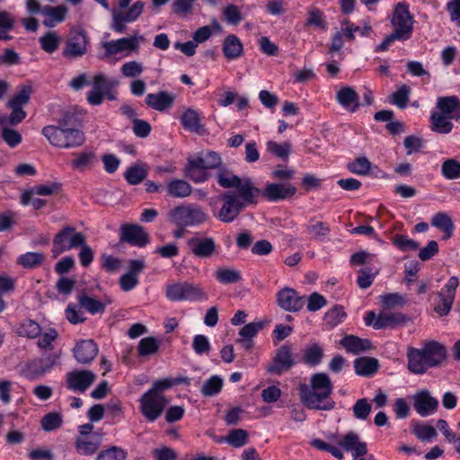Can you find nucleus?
Listing matches in <instances>:
<instances>
[{"instance_id": "1", "label": "nucleus", "mask_w": 460, "mask_h": 460, "mask_svg": "<svg viewBox=\"0 0 460 460\" xmlns=\"http://www.w3.org/2000/svg\"><path fill=\"white\" fill-rule=\"evenodd\" d=\"M301 402L310 410L331 411L335 402L331 399L332 383L325 373H316L311 376L310 385L298 386Z\"/></svg>"}, {"instance_id": "2", "label": "nucleus", "mask_w": 460, "mask_h": 460, "mask_svg": "<svg viewBox=\"0 0 460 460\" xmlns=\"http://www.w3.org/2000/svg\"><path fill=\"white\" fill-rule=\"evenodd\" d=\"M413 22V17L409 12V5L405 3H398L394 7L392 18L394 31L384 39L376 50L385 51L395 40H409L412 34Z\"/></svg>"}, {"instance_id": "3", "label": "nucleus", "mask_w": 460, "mask_h": 460, "mask_svg": "<svg viewBox=\"0 0 460 460\" xmlns=\"http://www.w3.org/2000/svg\"><path fill=\"white\" fill-rule=\"evenodd\" d=\"M42 134L49 142L59 148H75L84 145V134L75 128H58L49 125L42 128Z\"/></svg>"}, {"instance_id": "4", "label": "nucleus", "mask_w": 460, "mask_h": 460, "mask_svg": "<svg viewBox=\"0 0 460 460\" xmlns=\"http://www.w3.org/2000/svg\"><path fill=\"white\" fill-rule=\"evenodd\" d=\"M167 219L177 226H194L205 223L208 220V215L199 205L187 204L171 209Z\"/></svg>"}, {"instance_id": "5", "label": "nucleus", "mask_w": 460, "mask_h": 460, "mask_svg": "<svg viewBox=\"0 0 460 460\" xmlns=\"http://www.w3.org/2000/svg\"><path fill=\"white\" fill-rule=\"evenodd\" d=\"M84 243H85V235L83 233L77 232L74 226H65L53 238L52 257L57 258L65 252L79 248Z\"/></svg>"}, {"instance_id": "6", "label": "nucleus", "mask_w": 460, "mask_h": 460, "mask_svg": "<svg viewBox=\"0 0 460 460\" xmlns=\"http://www.w3.org/2000/svg\"><path fill=\"white\" fill-rule=\"evenodd\" d=\"M165 296L170 301H199L207 299V295L199 285H194L186 281L168 285Z\"/></svg>"}, {"instance_id": "7", "label": "nucleus", "mask_w": 460, "mask_h": 460, "mask_svg": "<svg viewBox=\"0 0 460 460\" xmlns=\"http://www.w3.org/2000/svg\"><path fill=\"white\" fill-rule=\"evenodd\" d=\"M145 3L135 2L128 11L113 8L111 10V29L117 33H124L127 30V23L134 22L143 13Z\"/></svg>"}, {"instance_id": "8", "label": "nucleus", "mask_w": 460, "mask_h": 460, "mask_svg": "<svg viewBox=\"0 0 460 460\" xmlns=\"http://www.w3.org/2000/svg\"><path fill=\"white\" fill-rule=\"evenodd\" d=\"M293 351L294 348L288 342L280 346L269 363L267 372L271 375L280 376L284 372L290 370L296 364Z\"/></svg>"}, {"instance_id": "9", "label": "nucleus", "mask_w": 460, "mask_h": 460, "mask_svg": "<svg viewBox=\"0 0 460 460\" xmlns=\"http://www.w3.org/2000/svg\"><path fill=\"white\" fill-rule=\"evenodd\" d=\"M140 411L149 421H155L163 413L168 400L164 395L153 394V392H146L139 399Z\"/></svg>"}, {"instance_id": "10", "label": "nucleus", "mask_w": 460, "mask_h": 460, "mask_svg": "<svg viewBox=\"0 0 460 460\" xmlns=\"http://www.w3.org/2000/svg\"><path fill=\"white\" fill-rule=\"evenodd\" d=\"M87 45L88 38L84 30L81 28L72 29L68 34L62 55L67 58H81L86 54Z\"/></svg>"}, {"instance_id": "11", "label": "nucleus", "mask_w": 460, "mask_h": 460, "mask_svg": "<svg viewBox=\"0 0 460 460\" xmlns=\"http://www.w3.org/2000/svg\"><path fill=\"white\" fill-rule=\"evenodd\" d=\"M222 207L216 217L223 223L234 221L244 208L234 195V190H228L220 196Z\"/></svg>"}, {"instance_id": "12", "label": "nucleus", "mask_w": 460, "mask_h": 460, "mask_svg": "<svg viewBox=\"0 0 460 460\" xmlns=\"http://www.w3.org/2000/svg\"><path fill=\"white\" fill-rule=\"evenodd\" d=\"M119 241L133 246L145 247L150 242V238L142 226L123 224L119 228Z\"/></svg>"}, {"instance_id": "13", "label": "nucleus", "mask_w": 460, "mask_h": 460, "mask_svg": "<svg viewBox=\"0 0 460 460\" xmlns=\"http://www.w3.org/2000/svg\"><path fill=\"white\" fill-rule=\"evenodd\" d=\"M458 285V278L453 276L448 279L441 291L438 293L440 303L434 307V310L440 316L447 315L451 311Z\"/></svg>"}, {"instance_id": "14", "label": "nucleus", "mask_w": 460, "mask_h": 460, "mask_svg": "<svg viewBox=\"0 0 460 460\" xmlns=\"http://www.w3.org/2000/svg\"><path fill=\"white\" fill-rule=\"evenodd\" d=\"M234 188L236 190L234 191V195L244 208L247 206L258 204L261 190L256 187L250 178L240 179V183L236 184Z\"/></svg>"}, {"instance_id": "15", "label": "nucleus", "mask_w": 460, "mask_h": 460, "mask_svg": "<svg viewBox=\"0 0 460 460\" xmlns=\"http://www.w3.org/2000/svg\"><path fill=\"white\" fill-rule=\"evenodd\" d=\"M96 380V375L90 370H74L66 373V387L74 392L84 393Z\"/></svg>"}, {"instance_id": "16", "label": "nucleus", "mask_w": 460, "mask_h": 460, "mask_svg": "<svg viewBox=\"0 0 460 460\" xmlns=\"http://www.w3.org/2000/svg\"><path fill=\"white\" fill-rule=\"evenodd\" d=\"M296 193V188L290 183L270 182L261 190V197L270 202L292 198Z\"/></svg>"}, {"instance_id": "17", "label": "nucleus", "mask_w": 460, "mask_h": 460, "mask_svg": "<svg viewBox=\"0 0 460 460\" xmlns=\"http://www.w3.org/2000/svg\"><path fill=\"white\" fill-rule=\"evenodd\" d=\"M278 305L288 312H298L305 305V296H299L297 292L290 288H284L277 294Z\"/></svg>"}, {"instance_id": "18", "label": "nucleus", "mask_w": 460, "mask_h": 460, "mask_svg": "<svg viewBox=\"0 0 460 460\" xmlns=\"http://www.w3.org/2000/svg\"><path fill=\"white\" fill-rule=\"evenodd\" d=\"M187 244L191 253L200 259L210 258L217 251L216 242L213 237H192L188 240Z\"/></svg>"}, {"instance_id": "19", "label": "nucleus", "mask_w": 460, "mask_h": 460, "mask_svg": "<svg viewBox=\"0 0 460 460\" xmlns=\"http://www.w3.org/2000/svg\"><path fill=\"white\" fill-rule=\"evenodd\" d=\"M143 40L144 37L142 35H134L117 40L106 41L103 43V48L107 56H113L125 50H137L139 42Z\"/></svg>"}, {"instance_id": "20", "label": "nucleus", "mask_w": 460, "mask_h": 460, "mask_svg": "<svg viewBox=\"0 0 460 460\" xmlns=\"http://www.w3.org/2000/svg\"><path fill=\"white\" fill-rule=\"evenodd\" d=\"M339 445L344 450L351 452L353 460H365L364 456L367 454V443L361 441L359 436L355 432L347 433Z\"/></svg>"}, {"instance_id": "21", "label": "nucleus", "mask_w": 460, "mask_h": 460, "mask_svg": "<svg viewBox=\"0 0 460 460\" xmlns=\"http://www.w3.org/2000/svg\"><path fill=\"white\" fill-rule=\"evenodd\" d=\"M97 344L93 340H83L73 349L74 357L80 364H89L97 356Z\"/></svg>"}, {"instance_id": "22", "label": "nucleus", "mask_w": 460, "mask_h": 460, "mask_svg": "<svg viewBox=\"0 0 460 460\" xmlns=\"http://www.w3.org/2000/svg\"><path fill=\"white\" fill-rule=\"evenodd\" d=\"M59 354L53 353L47 355L40 359L32 360L28 363L26 368L31 377H38L43 376L57 365Z\"/></svg>"}, {"instance_id": "23", "label": "nucleus", "mask_w": 460, "mask_h": 460, "mask_svg": "<svg viewBox=\"0 0 460 460\" xmlns=\"http://www.w3.org/2000/svg\"><path fill=\"white\" fill-rule=\"evenodd\" d=\"M116 82H108L103 74H98L93 77V87L89 92L87 101L91 105H100L103 101L102 91L109 90L116 85Z\"/></svg>"}, {"instance_id": "24", "label": "nucleus", "mask_w": 460, "mask_h": 460, "mask_svg": "<svg viewBox=\"0 0 460 460\" xmlns=\"http://www.w3.org/2000/svg\"><path fill=\"white\" fill-rule=\"evenodd\" d=\"M422 350L426 360L429 363L431 367L441 365L447 358L446 347L438 341H430L426 342Z\"/></svg>"}, {"instance_id": "25", "label": "nucleus", "mask_w": 460, "mask_h": 460, "mask_svg": "<svg viewBox=\"0 0 460 460\" xmlns=\"http://www.w3.org/2000/svg\"><path fill=\"white\" fill-rule=\"evenodd\" d=\"M414 409L422 417L432 413L438 406V402L428 391H421L414 396Z\"/></svg>"}, {"instance_id": "26", "label": "nucleus", "mask_w": 460, "mask_h": 460, "mask_svg": "<svg viewBox=\"0 0 460 460\" xmlns=\"http://www.w3.org/2000/svg\"><path fill=\"white\" fill-rule=\"evenodd\" d=\"M336 100L349 112H355L360 106L359 96L350 86H342L336 93Z\"/></svg>"}, {"instance_id": "27", "label": "nucleus", "mask_w": 460, "mask_h": 460, "mask_svg": "<svg viewBox=\"0 0 460 460\" xmlns=\"http://www.w3.org/2000/svg\"><path fill=\"white\" fill-rule=\"evenodd\" d=\"M408 369L413 374H423L431 368L429 363L423 355L422 349L411 348L407 352Z\"/></svg>"}, {"instance_id": "28", "label": "nucleus", "mask_w": 460, "mask_h": 460, "mask_svg": "<svg viewBox=\"0 0 460 460\" xmlns=\"http://www.w3.org/2000/svg\"><path fill=\"white\" fill-rule=\"evenodd\" d=\"M174 98L172 93L162 91L157 93H148L146 96V103L155 111H163L172 105Z\"/></svg>"}, {"instance_id": "29", "label": "nucleus", "mask_w": 460, "mask_h": 460, "mask_svg": "<svg viewBox=\"0 0 460 460\" xmlns=\"http://www.w3.org/2000/svg\"><path fill=\"white\" fill-rule=\"evenodd\" d=\"M42 14L46 16L43 24L48 28H52L57 23L65 21L67 14V8L65 5H46L42 7Z\"/></svg>"}, {"instance_id": "30", "label": "nucleus", "mask_w": 460, "mask_h": 460, "mask_svg": "<svg viewBox=\"0 0 460 460\" xmlns=\"http://www.w3.org/2000/svg\"><path fill=\"white\" fill-rule=\"evenodd\" d=\"M437 108L441 113L456 119H460V101L456 96L439 97Z\"/></svg>"}, {"instance_id": "31", "label": "nucleus", "mask_w": 460, "mask_h": 460, "mask_svg": "<svg viewBox=\"0 0 460 460\" xmlns=\"http://www.w3.org/2000/svg\"><path fill=\"white\" fill-rule=\"evenodd\" d=\"M74 158L71 160V166L75 170L84 172L93 167L97 162V156L93 150L85 149L82 152L74 153Z\"/></svg>"}, {"instance_id": "32", "label": "nucleus", "mask_w": 460, "mask_h": 460, "mask_svg": "<svg viewBox=\"0 0 460 460\" xmlns=\"http://www.w3.org/2000/svg\"><path fill=\"white\" fill-rule=\"evenodd\" d=\"M430 224L444 234L442 240H447L452 237L455 226L451 217L447 213L438 212L435 214L431 218Z\"/></svg>"}, {"instance_id": "33", "label": "nucleus", "mask_w": 460, "mask_h": 460, "mask_svg": "<svg viewBox=\"0 0 460 460\" xmlns=\"http://www.w3.org/2000/svg\"><path fill=\"white\" fill-rule=\"evenodd\" d=\"M407 317L402 313H380L376 322L374 328L376 330L384 328H394L398 325L405 323Z\"/></svg>"}, {"instance_id": "34", "label": "nucleus", "mask_w": 460, "mask_h": 460, "mask_svg": "<svg viewBox=\"0 0 460 460\" xmlns=\"http://www.w3.org/2000/svg\"><path fill=\"white\" fill-rule=\"evenodd\" d=\"M222 49L226 58L232 60L242 56L243 46L237 36L230 34L225 39Z\"/></svg>"}, {"instance_id": "35", "label": "nucleus", "mask_w": 460, "mask_h": 460, "mask_svg": "<svg viewBox=\"0 0 460 460\" xmlns=\"http://www.w3.org/2000/svg\"><path fill=\"white\" fill-rule=\"evenodd\" d=\"M341 344L353 354H358L372 349L369 340L361 339L354 335H348L341 341Z\"/></svg>"}, {"instance_id": "36", "label": "nucleus", "mask_w": 460, "mask_h": 460, "mask_svg": "<svg viewBox=\"0 0 460 460\" xmlns=\"http://www.w3.org/2000/svg\"><path fill=\"white\" fill-rule=\"evenodd\" d=\"M354 368L357 375L370 376L377 372L379 368V362L375 358H358L354 360Z\"/></svg>"}, {"instance_id": "37", "label": "nucleus", "mask_w": 460, "mask_h": 460, "mask_svg": "<svg viewBox=\"0 0 460 460\" xmlns=\"http://www.w3.org/2000/svg\"><path fill=\"white\" fill-rule=\"evenodd\" d=\"M192 187L183 180L175 179L167 182L166 192L175 199H184L191 194Z\"/></svg>"}, {"instance_id": "38", "label": "nucleus", "mask_w": 460, "mask_h": 460, "mask_svg": "<svg viewBox=\"0 0 460 460\" xmlns=\"http://www.w3.org/2000/svg\"><path fill=\"white\" fill-rule=\"evenodd\" d=\"M182 127L191 132L201 134L204 128L200 123L199 114L193 109H187L181 116Z\"/></svg>"}, {"instance_id": "39", "label": "nucleus", "mask_w": 460, "mask_h": 460, "mask_svg": "<svg viewBox=\"0 0 460 460\" xmlns=\"http://www.w3.org/2000/svg\"><path fill=\"white\" fill-rule=\"evenodd\" d=\"M188 159L194 161L195 164L206 171L219 167L222 162L220 155L212 151L200 154L197 157H189Z\"/></svg>"}, {"instance_id": "40", "label": "nucleus", "mask_w": 460, "mask_h": 460, "mask_svg": "<svg viewBox=\"0 0 460 460\" xmlns=\"http://www.w3.org/2000/svg\"><path fill=\"white\" fill-rule=\"evenodd\" d=\"M451 119L453 118H449V116L441 112H433L430 116V128L439 134H447L453 128Z\"/></svg>"}, {"instance_id": "41", "label": "nucleus", "mask_w": 460, "mask_h": 460, "mask_svg": "<svg viewBox=\"0 0 460 460\" xmlns=\"http://www.w3.org/2000/svg\"><path fill=\"white\" fill-rule=\"evenodd\" d=\"M15 332L21 337L35 339L41 333L40 325L31 319H26L16 327Z\"/></svg>"}, {"instance_id": "42", "label": "nucleus", "mask_w": 460, "mask_h": 460, "mask_svg": "<svg viewBox=\"0 0 460 460\" xmlns=\"http://www.w3.org/2000/svg\"><path fill=\"white\" fill-rule=\"evenodd\" d=\"M44 261L45 254L43 252H28L17 258V264L24 269H35L40 266Z\"/></svg>"}, {"instance_id": "43", "label": "nucleus", "mask_w": 460, "mask_h": 460, "mask_svg": "<svg viewBox=\"0 0 460 460\" xmlns=\"http://www.w3.org/2000/svg\"><path fill=\"white\" fill-rule=\"evenodd\" d=\"M147 172L148 171L146 164H139L128 168L124 176L129 184L137 185L146 178Z\"/></svg>"}, {"instance_id": "44", "label": "nucleus", "mask_w": 460, "mask_h": 460, "mask_svg": "<svg viewBox=\"0 0 460 460\" xmlns=\"http://www.w3.org/2000/svg\"><path fill=\"white\" fill-rule=\"evenodd\" d=\"M323 358V349L318 343L308 346L303 355V362L309 366L319 365Z\"/></svg>"}, {"instance_id": "45", "label": "nucleus", "mask_w": 460, "mask_h": 460, "mask_svg": "<svg viewBox=\"0 0 460 460\" xmlns=\"http://www.w3.org/2000/svg\"><path fill=\"white\" fill-rule=\"evenodd\" d=\"M80 305L92 314H102L104 312L106 305L86 294L78 296Z\"/></svg>"}, {"instance_id": "46", "label": "nucleus", "mask_w": 460, "mask_h": 460, "mask_svg": "<svg viewBox=\"0 0 460 460\" xmlns=\"http://www.w3.org/2000/svg\"><path fill=\"white\" fill-rule=\"evenodd\" d=\"M215 276L222 284H234L242 280L241 272L235 269L218 268L215 271Z\"/></svg>"}, {"instance_id": "47", "label": "nucleus", "mask_w": 460, "mask_h": 460, "mask_svg": "<svg viewBox=\"0 0 460 460\" xmlns=\"http://www.w3.org/2000/svg\"><path fill=\"white\" fill-rule=\"evenodd\" d=\"M75 446L80 455L92 456L98 451L101 446V438L88 440L78 438L75 440Z\"/></svg>"}, {"instance_id": "48", "label": "nucleus", "mask_w": 460, "mask_h": 460, "mask_svg": "<svg viewBox=\"0 0 460 460\" xmlns=\"http://www.w3.org/2000/svg\"><path fill=\"white\" fill-rule=\"evenodd\" d=\"M249 433L243 429H234L228 432L226 442L234 447H242L248 443Z\"/></svg>"}, {"instance_id": "49", "label": "nucleus", "mask_w": 460, "mask_h": 460, "mask_svg": "<svg viewBox=\"0 0 460 460\" xmlns=\"http://www.w3.org/2000/svg\"><path fill=\"white\" fill-rule=\"evenodd\" d=\"M185 176L195 182H204L208 179L209 174L203 168L195 164L194 161L188 159V163L184 169Z\"/></svg>"}, {"instance_id": "50", "label": "nucleus", "mask_w": 460, "mask_h": 460, "mask_svg": "<svg viewBox=\"0 0 460 460\" xmlns=\"http://www.w3.org/2000/svg\"><path fill=\"white\" fill-rule=\"evenodd\" d=\"M216 177L218 184L225 189L234 188L236 184L240 183L241 179L226 168H219Z\"/></svg>"}, {"instance_id": "51", "label": "nucleus", "mask_w": 460, "mask_h": 460, "mask_svg": "<svg viewBox=\"0 0 460 460\" xmlns=\"http://www.w3.org/2000/svg\"><path fill=\"white\" fill-rule=\"evenodd\" d=\"M41 49L47 53H53L58 49L61 38L54 31H49L39 40Z\"/></svg>"}, {"instance_id": "52", "label": "nucleus", "mask_w": 460, "mask_h": 460, "mask_svg": "<svg viewBox=\"0 0 460 460\" xmlns=\"http://www.w3.org/2000/svg\"><path fill=\"white\" fill-rule=\"evenodd\" d=\"M160 342L155 337L143 338L137 346L138 354L141 357L155 354L159 349Z\"/></svg>"}, {"instance_id": "53", "label": "nucleus", "mask_w": 460, "mask_h": 460, "mask_svg": "<svg viewBox=\"0 0 460 460\" xmlns=\"http://www.w3.org/2000/svg\"><path fill=\"white\" fill-rule=\"evenodd\" d=\"M348 170L358 175H367L370 172L371 163L366 156H359L347 165Z\"/></svg>"}, {"instance_id": "54", "label": "nucleus", "mask_w": 460, "mask_h": 460, "mask_svg": "<svg viewBox=\"0 0 460 460\" xmlns=\"http://www.w3.org/2000/svg\"><path fill=\"white\" fill-rule=\"evenodd\" d=\"M441 173L447 180L459 179L460 163L453 158L445 160L441 165Z\"/></svg>"}, {"instance_id": "55", "label": "nucleus", "mask_w": 460, "mask_h": 460, "mask_svg": "<svg viewBox=\"0 0 460 460\" xmlns=\"http://www.w3.org/2000/svg\"><path fill=\"white\" fill-rule=\"evenodd\" d=\"M346 315L344 308L341 305H334L325 314L324 321L330 328H333L341 323Z\"/></svg>"}, {"instance_id": "56", "label": "nucleus", "mask_w": 460, "mask_h": 460, "mask_svg": "<svg viewBox=\"0 0 460 460\" xmlns=\"http://www.w3.org/2000/svg\"><path fill=\"white\" fill-rule=\"evenodd\" d=\"M223 387V379L218 376H213L208 379L201 387V394L205 396L217 394Z\"/></svg>"}, {"instance_id": "57", "label": "nucleus", "mask_w": 460, "mask_h": 460, "mask_svg": "<svg viewBox=\"0 0 460 460\" xmlns=\"http://www.w3.org/2000/svg\"><path fill=\"white\" fill-rule=\"evenodd\" d=\"M128 453L121 447L113 446L101 451L95 460H125Z\"/></svg>"}, {"instance_id": "58", "label": "nucleus", "mask_w": 460, "mask_h": 460, "mask_svg": "<svg viewBox=\"0 0 460 460\" xmlns=\"http://www.w3.org/2000/svg\"><path fill=\"white\" fill-rule=\"evenodd\" d=\"M41 428L47 431H52L61 427L63 423L62 416L58 412H49L41 419Z\"/></svg>"}, {"instance_id": "59", "label": "nucleus", "mask_w": 460, "mask_h": 460, "mask_svg": "<svg viewBox=\"0 0 460 460\" xmlns=\"http://www.w3.org/2000/svg\"><path fill=\"white\" fill-rule=\"evenodd\" d=\"M410 93L411 88L408 85H402L396 92L392 94L393 103L400 109L406 108L409 102Z\"/></svg>"}, {"instance_id": "60", "label": "nucleus", "mask_w": 460, "mask_h": 460, "mask_svg": "<svg viewBox=\"0 0 460 460\" xmlns=\"http://www.w3.org/2000/svg\"><path fill=\"white\" fill-rule=\"evenodd\" d=\"M393 243L401 251H416L419 249V243L410 239L408 236L403 234H397L394 237Z\"/></svg>"}, {"instance_id": "61", "label": "nucleus", "mask_w": 460, "mask_h": 460, "mask_svg": "<svg viewBox=\"0 0 460 460\" xmlns=\"http://www.w3.org/2000/svg\"><path fill=\"white\" fill-rule=\"evenodd\" d=\"M31 92L32 90L31 86H22V89L12 99L9 100L8 105L22 107V105L28 103Z\"/></svg>"}, {"instance_id": "62", "label": "nucleus", "mask_w": 460, "mask_h": 460, "mask_svg": "<svg viewBox=\"0 0 460 460\" xmlns=\"http://www.w3.org/2000/svg\"><path fill=\"white\" fill-rule=\"evenodd\" d=\"M305 25L315 26L323 31L326 30V22L323 19V13L315 7L309 9Z\"/></svg>"}, {"instance_id": "63", "label": "nucleus", "mask_w": 460, "mask_h": 460, "mask_svg": "<svg viewBox=\"0 0 460 460\" xmlns=\"http://www.w3.org/2000/svg\"><path fill=\"white\" fill-rule=\"evenodd\" d=\"M371 404L366 398L358 399L353 405V414L358 420H366L371 411Z\"/></svg>"}, {"instance_id": "64", "label": "nucleus", "mask_w": 460, "mask_h": 460, "mask_svg": "<svg viewBox=\"0 0 460 460\" xmlns=\"http://www.w3.org/2000/svg\"><path fill=\"white\" fill-rule=\"evenodd\" d=\"M223 14H224L225 20L229 24L237 25L243 20V16L239 10V7L235 4L226 5L223 11Z\"/></svg>"}]
</instances>
